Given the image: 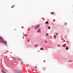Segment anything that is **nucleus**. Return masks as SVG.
Wrapping results in <instances>:
<instances>
[{"label":"nucleus","instance_id":"obj_26","mask_svg":"<svg viewBox=\"0 0 73 73\" xmlns=\"http://www.w3.org/2000/svg\"><path fill=\"white\" fill-rule=\"evenodd\" d=\"M28 42H29V40H28Z\"/></svg>","mask_w":73,"mask_h":73},{"label":"nucleus","instance_id":"obj_24","mask_svg":"<svg viewBox=\"0 0 73 73\" xmlns=\"http://www.w3.org/2000/svg\"><path fill=\"white\" fill-rule=\"evenodd\" d=\"M35 68H37V66H35Z\"/></svg>","mask_w":73,"mask_h":73},{"label":"nucleus","instance_id":"obj_18","mask_svg":"<svg viewBox=\"0 0 73 73\" xmlns=\"http://www.w3.org/2000/svg\"><path fill=\"white\" fill-rule=\"evenodd\" d=\"M43 68L44 69H46V68H45V67H43Z\"/></svg>","mask_w":73,"mask_h":73},{"label":"nucleus","instance_id":"obj_9","mask_svg":"<svg viewBox=\"0 0 73 73\" xmlns=\"http://www.w3.org/2000/svg\"><path fill=\"white\" fill-rule=\"evenodd\" d=\"M48 23L49 22H48V21H47L45 23V24H48Z\"/></svg>","mask_w":73,"mask_h":73},{"label":"nucleus","instance_id":"obj_21","mask_svg":"<svg viewBox=\"0 0 73 73\" xmlns=\"http://www.w3.org/2000/svg\"><path fill=\"white\" fill-rule=\"evenodd\" d=\"M37 44H36V45H35V47H37Z\"/></svg>","mask_w":73,"mask_h":73},{"label":"nucleus","instance_id":"obj_4","mask_svg":"<svg viewBox=\"0 0 73 73\" xmlns=\"http://www.w3.org/2000/svg\"><path fill=\"white\" fill-rule=\"evenodd\" d=\"M3 43H4V44H7V42L5 41L4 40H3Z\"/></svg>","mask_w":73,"mask_h":73},{"label":"nucleus","instance_id":"obj_19","mask_svg":"<svg viewBox=\"0 0 73 73\" xmlns=\"http://www.w3.org/2000/svg\"><path fill=\"white\" fill-rule=\"evenodd\" d=\"M55 35H58V33H55Z\"/></svg>","mask_w":73,"mask_h":73},{"label":"nucleus","instance_id":"obj_17","mask_svg":"<svg viewBox=\"0 0 73 73\" xmlns=\"http://www.w3.org/2000/svg\"><path fill=\"white\" fill-rule=\"evenodd\" d=\"M48 29H50V27H48Z\"/></svg>","mask_w":73,"mask_h":73},{"label":"nucleus","instance_id":"obj_16","mask_svg":"<svg viewBox=\"0 0 73 73\" xmlns=\"http://www.w3.org/2000/svg\"><path fill=\"white\" fill-rule=\"evenodd\" d=\"M23 64V62H21V64L22 65Z\"/></svg>","mask_w":73,"mask_h":73},{"label":"nucleus","instance_id":"obj_7","mask_svg":"<svg viewBox=\"0 0 73 73\" xmlns=\"http://www.w3.org/2000/svg\"><path fill=\"white\" fill-rule=\"evenodd\" d=\"M1 72H2V73H6V72H4V71L3 70H1Z\"/></svg>","mask_w":73,"mask_h":73},{"label":"nucleus","instance_id":"obj_29","mask_svg":"<svg viewBox=\"0 0 73 73\" xmlns=\"http://www.w3.org/2000/svg\"><path fill=\"white\" fill-rule=\"evenodd\" d=\"M68 48H69V47H68Z\"/></svg>","mask_w":73,"mask_h":73},{"label":"nucleus","instance_id":"obj_5","mask_svg":"<svg viewBox=\"0 0 73 73\" xmlns=\"http://www.w3.org/2000/svg\"><path fill=\"white\" fill-rule=\"evenodd\" d=\"M66 44H63L62 46V47H66Z\"/></svg>","mask_w":73,"mask_h":73},{"label":"nucleus","instance_id":"obj_11","mask_svg":"<svg viewBox=\"0 0 73 73\" xmlns=\"http://www.w3.org/2000/svg\"><path fill=\"white\" fill-rule=\"evenodd\" d=\"M54 38H56V36L55 35H54Z\"/></svg>","mask_w":73,"mask_h":73},{"label":"nucleus","instance_id":"obj_23","mask_svg":"<svg viewBox=\"0 0 73 73\" xmlns=\"http://www.w3.org/2000/svg\"><path fill=\"white\" fill-rule=\"evenodd\" d=\"M30 28H29L28 29V31H29V30H30Z\"/></svg>","mask_w":73,"mask_h":73},{"label":"nucleus","instance_id":"obj_22","mask_svg":"<svg viewBox=\"0 0 73 73\" xmlns=\"http://www.w3.org/2000/svg\"><path fill=\"white\" fill-rule=\"evenodd\" d=\"M65 25H67V23H65Z\"/></svg>","mask_w":73,"mask_h":73},{"label":"nucleus","instance_id":"obj_12","mask_svg":"<svg viewBox=\"0 0 73 73\" xmlns=\"http://www.w3.org/2000/svg\"><path fill=\"white\" fill-rule=\"evenodd\" d=\"M23 35L25 36H27V34H24V33H23Z\"/></svg>","mask_w":73,"mask_h":73},{"label":"nucleus","instance_id":"obj_1","mask_svg":"<svg viewBox=\"0 0 73 73\" xmlns=\"http://www.w3.org/2000/svg\"><path fill=\"white\" fill-rule=\"evenodd\" d=\"M22 71L18 69L15 72V73H21Z\"/></svg>","mask_w":73,"mask_h":73},{"label":"nucleus","instance_id":"obj_20","mask_svg":"<svg viewBox=\"0 0 73 73\" xmlns=\"http://www.w3.org/2000/svg\"><path fill=\"white\" fill-rule=\"evenodd\" d=\"M46 42H47V41H46V40L45 42V44H46Z\"/></svg>","mask_w":73,"mask_h":73},{"label":"nucleus","instance_id":"obj_15","mask_svg":"<svg viewBox=\"0 0 73 73\" xmlns=\"http://www.w3.org/2000/svg\"><path fill=\"white\" fill-rule=\"evenodd\" d=\"M15 5H13V6H12L11 7V8H13V7H15Z\"/></svg>","mask_w":73,"mask_h":73},{"label":"nucleus","instance_id":"obj_10","mask_svg":"<svg viewBox=\"0 0 73 73\" xmlns=\"http://www.w3.org/2000/svg\"><path fill=\"white\" fill-rule=\"evenodd\" d=\"M0 42H1V43H2L3 44H4V42H3L1 41V40H0Z\"/></svg>","mask_w":73,"mask_h":73},{"label":"nucleus","instance_id":"obj_27","mask_svg":"<svg viewBox=\"0 0 73 73\" xmlns=\"http://www.w3.org/2000/svg\"><path fill=\"white\" fill-rule=\"evenodd\" d=\"M47 36V35H46V37Z\"/></svg>","mask_w":73,"mask_h":73},{"label":"nucleus","instance_id":"obj_8","mask_svg":"<svg viewBox=\"0 0 73 73\" xmlns=\"http://www.w3.org/2000/svg\"><path fill=\"white\" fill-rule=\"evenodd\" d=\"M51 15H53L54 14V12H51Z\"/></svg>","mask_w":73,"mask_h":73},{"label":"nucleus","instance_id":"obj_25","mask_svg":"<svg viewBox=\"0 0 73 73\" xmlns=\"http://www.w3.org/2000/svg\"><path fill=\"white\" fill-rule=\"evenodd\" d=\"M46 34L47 36H48V33H47Z\"/></svg>","mask_w":73,"mask_h":73},{"label":"nucleus","instance_id":"obj_14","mask_svg":"<svg viewBox=\"0 0 73 73\" xmlns=\"http://www.w3.org/2000/svg\"><path fill=\"white\" fill-rule=\"evenodd\" d=\"M40 50H43V48L42 47H41L40 48Z\"/></svg>","mask_w":73,"mask_h":73},{"label":"nucleus","instance_id":"obj_13","mask_svg":"<svg viewBox=\"0 0 73 73\" xmlns=\"http://www.w3.org/2000/svg\"><path fill=\"white\" fill-rule=\"evenodd\" d=\"M66 50H68V47H66Z\"/></svg>","mask_w":73,"mask_h":73},{"label":"nucleus","instance_id":"obj_3","mask_svg":"<svg viewBox=\"0 0 73 73\" xmlns=\"http://www.w3.org/2000/svg\"><path fill=\"white\" fill-rule=\"evenodd\" d=\"M0 38L1 40H2V41H4V40H3V38L1 36L0 37Z\"/></svg>","mask_w":73,"mask_h":73},{"label":"nucleus","instance_id":"obj_2","mask_svg":"<svg viewBox=\"0 0 73 73\" xmlns=\"http://www.w3.org/2000/svg\"><path fill=\"white\" fill-rule=\"evenodd\" d=\"M40 27V26L39 25H36L35 28V29H37L38 28H39V27Z\"/></svg>","mask_w":73,"mask_h":73},{"label":"nucleus","instance_id":"obj_30","mask_svg":"<svg viewBox=\"0 0 73 73\" xmlns=\"http://www.w3.org/2000/svg\"><path fill=\"white\" fill-rule=\"evenodd\" d=\"M3 56L2 55V56Z\"/></svg>","mask_w":73,"mask_h":73},{"label":"nucleus","instance_id":"obj_28","mask_svg":"<svg viewBox=\"0 0 73 73\" xmlns=\"http://www.w3.org/2000/svg\"><path fill=\"white\" fill-rule=\"evenodd\" d=\"M0 60H1V58H0Z\"/></svg>","mask_w":73,"mask_h":73},{"label":"nucleus","instance_id":"obj_6","mask_svg":"<svg viewBox=\"0 0 73 73\" xmlns=\"http://www.w3.org/2000/svg\"><path fill=\"white\" fill-rule=\"evenodd\" d=\"M40 30L41 29H38L37 32L38 33L40 32H41Z\"/></svg>","mask_w":73,"mask_h":73}]
</instances>
